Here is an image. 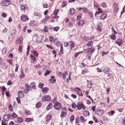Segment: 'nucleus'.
Listing matches in <instances>:
<instances>
[{
	"label": "nucleus",
	"instance_id": "nucleus-1",
	"mask_svg": "<svg viewBox=\"0 0 125 125\" xmlns=\"http://www.w3.org/2000/svg\"><path fill=\"white\" fill-rule=\"evenodd\" d=\"M16 31L13 29L10 31V33L9 37V40L11 42L15 36Z\"/></svg>",
	"mask_w": 125,
	"mask_h": 125
},
{
	"label": "nucleus",
	"instance_id": "nucleus-2",
	"mask_svg": "<svg viewBox=\"0 0 125 125\" xmlns=\"http://www.w3.org/2000/svg\"><path fill=\"white\" fill-rule=\"evenodd\" d=\"M11 3L10 0H2L0 3V4L2 6H7Z\"/></svg>",
	"mask_w": 125,
	"mask_h": 125
},
{
	"label": "nucleus",
	"instance_id": "nucleus-3",
	"mask_svg": "<svg viewBox=\"0 0 125 125\" xmlns=\"http://www.w3.org/2000/svg\"><path fill=\"white\" fill-rule=\"evenodd\" d=\"M51 100V97L49 95H46L42 98V102H44L45 101H49Z\"/></svg>",
	"mask_w": 125,
	"mask_h": 125
},
{
	"label": "nucleus",
	"instance_id": "nucleus-4",
	"mask_svg": "<svg viewBox=\"0 0 125 125\" xmlns=\"http://www.w3.org/2000/svg\"><path fill=\"white\" fill-rule=\"evenodd\" d=\"M54 108L56 110H59L62 108V106L60 103L58 102L56 103L54 106Z\"/></svg>",
	"mask_w": 125,
	"mask_h": 125
},
{
	"label": "nucleus",
	"instance_id": "nucleus-5",
	"mask_svg": "<svg viewBox=\"0 0 125 125\" xmlns=\"http://www.w3.org/2000/svg\"><path fill=\"white\" fill-rule=\"evenodd\" d=\"M104 113V111L103 109H97L95 112V114L99 116L102 115Z\"/></svg>",
	"mask_w": 125,
	"mask_h": 125
},
{
	"label": "nucleus",
	"instance_id": "nucleus-6",
	"mask_svg": "<svg viewBox=\"0 0 125 125\" xmlns=\"http://www.w3.org/2000/svg\"><path fill=\"white\" fill-rule=\"evenodd\" d=\"M77 107L79 110H81L82 108L83 109H85V107L82 103H78L77 105Z\"/></svg>",
	"mask_w": 125,
	"mask_h": 125
},
{
	"label": "nucleus",
	"instance_id": "nucleus-7",
	"mask_svg": "<svg viewBox=\"0 0 125 125\" xmlns=\"http://www.w3.org/2000/svg\"><path fill=\"white\" fill-rule=\"evenodd\" d=\"M109 70V68L106 66L102 68V72H103L105 73L106 74L108 73Z\"/></svg>",
	"mask_w": 125,
	"mask_h": 125
},
{
	"label": "nucleus",
	"instance_id": "nucleus-8",
	"mask_svg": "<svg viewBox=\"0 0 125 125\" xmlns=\"http://www.w3.org/2000/svg\"><path fill=\"white\" fill-rule=\"evenodd\" d=\"M21 20L23 21H26L28 20V18L26 15H22L21 17Z\"/></svg>",
	"mask_w": 125,
	"mask_h": 125
},
{
	"label": "nucleus",
	"instance_id": "nucleus-9",
	"mask_svg": "<svg viewBox=\"0 0 125 125\" xmlns=\"http://www.w3.org/2000/svg\"><path fill=\"white\" fill-rule=\"evenodd\" d=\"M62 110L63 111L61 113V117H64L66 115L67 113L65 111H66V109L65 108H64L62 109Z\"/></svg>",
	"mask_w": 125,
	"mask_h": 125
},
{
	"label": "nucleus",
	"instance_id": "nucleus-10",
	"mask_svg": "<svg viewBox=\"0 0 125 125\" xmlns=\"http://www.w3.org/2000/svg\"><path fill=\"white\" fill-rule=\"evenodd\" d=\"M107 17V14L105 13L102 14L100 16V19L103 20L106 18Z\"/></svg>",
	"mask_w": 125,
	"mask_h": 125
},
{
	"label": "nucleus",
	"instance_id": "nucleus-11",
	"mask_svg": "<svg viewBox=\"0 0 125 125\" xmlns=\"http://www.w3.org/2000/svg\"><path fill=\"white\" fill-rule=\"evenodd\" d=\"M27 5L26 4H25L24 5H21V10L22 11H25V9H27Z\"/></svg>",
	"mask_w": 125,
	"mask_h": 125
},
{
	"label": "nucleus",
	"instance_id": "nucleus-12",
	"mask_svg": "<svg viewBox=\"0 0 125 125\" xmlns=\"http://www.w3.org/2000/svg\"><path fill=\"white\" fill-rule=\"evenodd\" d=\"M22 40V37H20L17 39V40L16 41V44H18L20 43H21V42Z\"/></svg>",
	"mask_w": 125,
	"mask_h": 125
},
{
	"label": "nucleus",
	"instance_id": "nucleus-13",
	"mask_svg": "<svg viewBox=\"0 0 125 125\" xmlns=\"http://www.w3.org/2000/svg\"><path fill=\"white\" fill-rule=\"evenodd\" d=\"M116 43L117 44L119 45L120 46L121 44L123 43L122 39L120 38H119L117 40Z\"/></svg>",
	"mask_w": 125,
	"mask_h": 125
},
{
	"label": "nucleus",
	"instance_id": "nucleus-14",
	"mask_svg": "<svg viewBox=\"0 0 125 125\" xmlns=\"http://www.w3.org/2000/svg\"><path fill=\"white\" fill-rule=\"evenodd\" d=\"M9 115L7 114L4 115L3 117V119L5 121H8L9 120Z\"/></svg>",
	"mask_w": 125,
	"mask_h": 125
},
{
	"label": "nucleus",
	"instance_id": "nucleus-15",
	"mask_svg": "<svg viewBox=\"0 0 125 125\" xmlns=\"http://www.w3.org/2000/svg\"><path fill=\"white\" fill-rule=\"evenodd\" d=\"M84 23V21L82 20H80L78 23V26L79 27H81Z\"/></svg>",
	"mask_w": 125,
	"mask_h": 125
},
{
	"label": "nucleus",
	"instance_id": "nucleus-16",
	"mask_svg": "<svg viewBox=\"0 0 125 125\" xmlns=\"http://www.w3.org/2000/svg\"><path fill=\"white\" fill-rule=\"evenodd\" d=\"M19 96L20 98L23 97L24 96V94L22 91L20 90L18 92Z\"/></svg>",
	"mask_w": 125,
	"mask_h": 125
},
{
	"label": "nucleus",
	"instance_id": "nucleus-17",
	"mask_svg": "<svg viewBox=\"0 0 125 125\" xmlns=\"http://www.w3.org/2000/svg\"><path fill=\"white\" fill-rule=\"evenodd\" d=\"M76 10L74 8H71L69 10L70 14L72 15L74 14Z\"/></svg>",
	"mask_w": 125,
	"mask_h": 125
},
{
	"label": "nucleus",
	"instance_id": "nucleus-18",
	"mask_svg": "<svg viewBox=\"0 0 125 125\" xmlns=\"http://www.w3.org/2000/svg\"><path fill=\"white\" fill-rule=\"evenodd\" d=\"M30 25L31 26H35L37 25V22L35 21H31L30 23Z\"/></svg>",
	"mask_w": 125,
	"mask_h": 125
},
{
	"label": "nucleus",
	"instance_id": "nucleus-19",
	"mask_svg": "<svg viewBox=\"0 0 125 125\" xmlns=\"http://www.w3.org/2000/svg\"><path fill=\"white\" fill-rule=\"evenodd\" d=\"M59 11V10L58 9H56L53 12V14L56 16L57 17H56L55 16V17L56 18H57V17H59L58 16L56 15L58 14V13Z\"/></svg>",
	"mask_w": 125,
	"mask_h": 125
},
{
	"label": "nucleus",
	"instance_id": "nucleus-20",
	"mask_svg": "<svg viewBox=\"0 0 125 125\" xmlns=\"http://www.w3.org/2000/svg\"><path fill=\"white\" fill-rule=\"evenodd\" d=\"M115 113V112L114 111H110L108 113V115L109 116H113Z\"/></svg>",
	"mask_w": 125,
	"mask_h": 125
},
{
	"label": "nucleus",
	"instance_id": "nucleus-21",
	"mask_svg": "<svg viewBox=\"0 0 125 125\" xmlns=\"http://www.w3.org/2000/svg\"><path fill=\"white\" fill-rule=\"evenodd\" d=\"M52 106V103L50 104L46 107V109L47 110H49L51 108Z\"/></svg>",
	"mask_w": 125,
	"mask_h": 125
},
{
	"label": "nucleus",
	"instance_id": "nucleus-22",
	"mask_svg": "<svg viewBox=\"0 0 125 125\" xmlns=\"http://www.w3.org/2000/svg\"><path fill=\"white\" fill-rule=\"evenodd\" d=\"M25 87L26 89L29 91L31 90L32 87L28 85H25Z\"/></svg>",
	"mask_w": 125,
	"mask_h": 125
},
{
	"label": "nucleus",
	"instance_id": "nucleus-23",
	"mask_svg": "<svg viewBox=\"0 0 125 125\" xmlns=\"http://www.w3.org/2000/svg\"><path fill=\"white\" fill-rule=\"evenodd\" d=\"M49 90L48 88L47 87L44 88L42 90V91L44 93H47Z\"/></svg>",
	"mask_w": 125,
	"mask_h": 125
},
{
	"label": "nucleus",
	"instance_id": "nucleus-24",
	"mask_svg": "<svg viewBox=\"0 0 125 125\" xmlns=\"http://www.w3.org/2000/svg\"><path fill=\"white\" fill-rule=\"evenodd\" d=\"M70 44V46L71 47V48L73 47L74 46V42L71 41L69 42Z\"/></svg>",
	"mask_w": 125,
	"mask_h": 125
},
{
	"label": "nucleus",
	"instance_id": "nucleus-25",
	"mask_svg": "<svg viewBox=\"0 0 125 125\" xmlns=\"http://www.w3.org/2000/svg\"><path fill=\"white\" fill-rule=\"evenodd\" d=\"M52 116L51 115H48L45 117L46 119V120L48 121L50 120L52 118Z\"/></svg>",
	"mask_w": 125,
	"mask_h": 125
},
{
	"label": "nucleus",
	"instance_id": "nucleus-26",
	"mask_svg": "<svg viewBox=\"0 0 125 125\" xmlns=\"http://www.w3.org/2000/svg\"><path fill=\"white\" fill-rule=\"evenodd\" d=\"M67 4V2L66 1H64L63 2L61 6L62 7H65Z\"/></svg>",
	"mask_w": 125,
	"mask_h": 125
},
{
	"label": "nucleus",
	"instance_id": "nucleus-27",
	"mask_svg": "<svg viewBox=\"0 0 125 125\" xmlns=\"http://www.w3.org/2000/svg\"><path fill=\"white\" fill-rule=\"evenodd\" d=\"M25 121L27 122H30L33 121V119L31 118H25Z\"/></svg>",
	"mask_w": 125,
	"mask_h": 125
},
{
	"label": "nucleus",
	"instance_id": "nucleus-28",
	"mask_svg": "<svg viewBox=\"0 0 125 125\" xmlns=\"http://www.w3.org/2000/svg\"><path fill=\"white\" fill-rule=\"evenodd\" d=\"M42 105V104L41 102H39L36 104V107L37 108L40 107Z\"/></svg>",
	"mask_w": 125,
	"mask_h": 125
},
{
	"label": "nucleus",
	"instance_id": "nucleus-29",
	"mask_svg": "<svg viewBox=\"0 0 125 125\" xmlns=\"http://www.w3.org/2000/svg\"><path fill=\"white\" fill-rule=\"evenodd\" d=\"M33 54L35 57H37L38 56V53L37 51L36 50L33 51Z\"/></svg>",
	"mask_w": 125,
	"mask_h": 125
},
{
	"label": "nucleus",
	"instance_id": "nucleus-30",
	"mask_svg": "<svg viewBox=\"0 0 125 125\" xmlns=\"http://www.w3.org/2000/svg\"><path fill=\"white\" fill-rule=\"evenodd\" d=\"M17 120L19 122L21 123H22L23 121V119L20 117L17 118Z\"/></svg>",
	"mask_w": 125,
	"mask_h": 125
},
{
	"label": "nucleus",
	"instance_id": "nucleus-31",
	"mask_svg": "<svg viewBox=\"0 0 125 125\" xmlns=\"http://www.w3.org/2000/svg\"><path fill=\"white\" fill-rule=\"evenodd\" d=\"M101 7L104 8L106 7L107 6L106 4L104 2L101 3Z\"/></svg>",
	"mask_w": 125,
	"mask_h": 125
},
{
	"label": "nucleus",
	"instance_id": "nucleus-32",
	"mask_svg": "<svg viewBox=\"0 0 125 125\" xmlns=\"http://www.w3.org/2000/svg\"><path fill=\"white\" fill-rule=\"evenodd\" d=\"M87 81L88 83L89 82V81L88 80ZM92 85V84H91V83H90V82H89V83H88V84L87 85V87L88 88H91Z\"/></svg>",
	"mask_w": 125,
	"mask_h": 125
},
{
	"label": "nucleus",
	"instance_id": "nucleus-33",
	"mask_svg": "<svg viewBox=\"0 0 125 125\" xmlns=\"http://www.w3.org/2000/svg\"><path fill=\"white\" fill-rule=\"evenodd\" d=\"M25 113L27 115H30L31 114V112L28 110H26L25 111Z\"/></svg>",
	"mask_w": 125,
	"mask_h": 125
},
{
	"label": "nucleus",
	"instance_id": "nucleus-34",
	"mask_svg": "<svg viewBox=\"0 0 125 125\" xmlns=\"http://www.w3.org/2000/svg\"><path fill=\"white\" fill-rule=\"evenodd\" d=\"M93 42L92 41H90L87 44V45L88 46H91L93 44Z\"/></svg>",
	"mask_w": 125,
	"mask_h": 125
},
{
	"label": "nucleus",
	"instance_id": "nucleus-35",
	"mask_svg": "<svg viewBox=\"0 0 125 125\" xmlns=\"http://www.w3.org/2000/svg\"><path fill=\"white\" fill-rule=\"evenodd\" d=\"M84 114L86 115H90V113L88 111H85L84 113Z\"/></svg>",
	"mask_w": 125,
	"mask_h": 125
},
{
	"label": "nucleus",
	"instance_id": "nucleus-36",
	"mask_svg": "<svg viewBox=\"0 0 125 125\" xmlns=\"http://www.w3.org/2000/svg\"><path fill=\"white\" fill-rule=\"evenodd\" d=\"M82 11L83 12L86 13L88 11V10L86 8H82Z\"/></svg>",
	"mask_w": 125,
	"mask_h": 125
},
{
	"label": "nucleus",
	"instance_id": "nucleus-37",
	"mask_svg": "<svg viewBox=\"0 0 125 125\" xmlns=\"http://www.w3.org/2000/svg\"><path fill=\"white\" fill-rule=\"evenodd\" d=\"M2 68H3L4 69H5L7 67V66L6 63H2Z\"/></svg>",
	"mask_w": 125,
	"mask_h": 125
},
{
	"label": "nucleus",
	"instance_id": "nucleus-38",
	"mask_svg": "<svg viewBox=\"0 0 125 125\" xmlns=\"http://www.w3.org/2000/svg\"><path fill=\"white\" fill-rule=\"evenodd\" d=\"M110 37H111V38L113 40H115L116 38V36L115 34L112 35H111V36Z\"/></svg>",
	"mask_w": 125,
	"mask_h": 125
},
{
	"label": "nucleus",
	"instance_id": "nucleus-39",
	"mask_svg": "<svg viewBox=\"0 0 125 125\" xmlns=\"http://www.w3.org/2000/svg\"><path fill=\"white\" fill-rule=\"evenodd\" d=\"M9 108L10 111H13V107H12L11 105V104L9 105Z\"/></svg>",
	"mask_w": 125,
	"mask_h": 125
},
{
	"label": "nucleus",
	"instance_id": "nucleus-40",
	"mask_svg": "<svg viewBox=\"0 0 125 125\" xmlns=\"http://www.w3.org/2000/svg\"><path fill=\"white\" fill-rule=\"evenodd\" d=\"M74 119V116L73 115H71L70 118V120L71 122H72Z\"/></svg>",
	"mask_w": 125,
	"mask_h": 125
},
{
	"label": "nucleus",
	"instance_id": "nucleus-41",
	"mask_svg": "<svg viewBox=\"0 0 125 125\" xmlns=\"http://www.w3.org/2000/svg\"><path fill=\"white\" fill-rule=\"evenodd\" d=\"M44 84L42 83H40L39 84L38 87L40 88H42Z\"/></svg>",
	"mask_w": 125,
	"mask_h": 125
},
{
	"label": "nucleus",
	"instance_id": "nucleus-42",
	"mask_svg": "<svg viewBox=\"0 0 125 125\" xmlns=\"http://www.w3.org/2000/svg\"><path fill=\"white\" fill-rule=\"evenodd\" d=\"M88 72V70L87 69H85L83 70L82 72V73L83 74H85L87 73Z\"/></svg>",
	"mask_w": 125,
	"mask_h": 125
},
{
	"label": "nucleus",
	"instance_id": "nucleus-43",
	"mask_svg": "<svg viewBox=\"0 0 125 125\" xmlns=\"http://www.w3.org/2000/svg\"><path fill=\"white\" fill-rule=\"evenodd\" d=\"M101 53L102 56H103L104 55H107L108 53V52H105L103 51Z\"/></svg>",
	"mask_w": 125,
	"mask_h": 125
},
{
	"label": "nucleus",
	"instance_id": "nucleus-44",
	"mask_svg": "<svg viewBox=\"0 0 125 125\" xmlns=\"http://www.w3.org/2000/svg\"><path fill=\"white\" fill-rule=\"evenodd\" d=\"M119 10V8L117 6H116L114 8V11L117 12Z\"/></svg>",
	"mask_w": 125,
	"mask_h": 125
},
{
	"label": "nucleus",
	"instance_id": "nucleus-45",
	"mask_svg": "<svg viewBox=\"0 0 125 125\" xmlns=\"http://www.w3.org/2000/svg\"><path fill=\"white\" fill-rule=\"evenodd\" d=\"M7 51V49L6 48H4L2 51V53L4 54L6 53V52Z\"/></svg>",
	"mask_w": 125,
	"mask_h": 125
},
{
	"label": "nucleus",
	"instance_id": "nucleus-46",
	"mask_svg": "<svg viewBox=\"0 0 125 125\" xmlns=\"http://www.w3.org/2000/svg\"><path fill=\"white\" fill-rule=\"evenodd\" d=\"M88 14L90 17L92 18L93 16V13L89 11L88 12Z\"/></svg>",
	"mask_w": 125,
	"mask_h": 125
},
{
	"label": "nucleus",
	"instance_id": "nucleus-47",
	"mask_svg": "<svg viewBox=\"0 0 125 125\" xmlns=\"http://www.w3.org/2000/svg\"><path fill=\"white\" fill-rule=\"evenodd\" d=\"M67 74V73L66 72H64L63 74V78L64 79L66 78V75Z\"/></svg>",
	"mask_w": 125,
	"mask_h": 125
},
{
	"label": "nucleus",
	"instance_id": "nucleus-48",
	"mask_svg": "<svg viewBox=\"0 0 125 125\" xmlns=\"http://www.w3.org/2000/svg\"><path fill=\"white\" fill-rule=\"evenodd\" d=\"M94 36H91L90 37V38L89 39V37H87V36L85 37L86 38V39L88 38V39L90 40H92L94 38Z\"/></svg>",
	"mask_w": 125,
	"mask_h": 125
},
{
	"label": "nucleus",
	"instance_id": "nucleus-49",
	"mask_svg": "<svg viewBox=\"0 0 125 125\" xmlns=\"http://www.w3.org/2000/svg\"><path fill=\"white\" fill-rule=\"evenodd\" d=\"M53 39V38L52 36H50L49 37V41L51 42H52Z\"/></svg>",
	"mask_w": 125,
	"mask_h": 125
},
{
	"label": "nucleus",
	"instance_id": "nucleus-50",
	"mask_svg": "<svg viewBox=\"0 0 125 125\" xmlns=\"http://www.w3.org/2000/svg\"><path fill=\"white\" fill-rule=\"evenodd\" d=\"M88 46L87 45H84L83 47V49L85 50H88Z\"/></svg>",
	"mask_w": 125,
	"mask_h": 125
},
{
	"label": "nucleus",
	"instance_id": "nucleus-51",
	"mask_svg": "<svg viewBox=\"0 0 125 125\" xmlns=\"http://www.w3.org/2000/svg\"><path fill=\"white\" fill-rule=\"evenodd\" d=\"M50 73L49 71L48 70H46L45 71V73H44V75L45 76H47V74H48Z\"/></svg>",
	"mask_w": 125,
	"mask_h": 125
},
{
	"label": "nucleus",
	"instance_id": "nucleus-52",
	"mask_svg": "<svg viewBox=\"0 0 125 125\" xmlns=\"http://www.w3.org/2000/svg\"><path fill=\"white\" fill-rule=\"evenodd\" d=\"M20 76L21 77V78H23L25 76L24 74L22 72H21V74L20 75Z\"/></svg>",
	"mask_w": 125,
	"mask_h": 125
},
{
	"label": "nucleus",
	"instance_id": "nucleus-53",
	"mask_svg": "<svg viewBox=\"0 0 125 125\" xmlns=\"http://www.w3.org/2000/svg\"><path fill=\"white\" fill-rule=\"evenodd\" d=\"M71 75H69L68 77L66 79V81L67 82H68L69 83V81H70L71 80Z\"/></svg>",
	"mask_w": 125,
	"mask_h": 125
},
{
	"label": "nucleus",
	"instance_id": "nucleus-54",
	"mask_svg": "<svg viewBox=\"0 0 125 125\" xmlns=\"http://www.w3.org/2000/svg\"><path fill=\"white\" fill-rule=\"evenodd\" d=\"M76 107H77V105L76 104L74 103H73L72 104V107L73 108H74Z\"/></svg>",
	"mask_w": 125,
	"mask_h": 125
},
{
	"label": "nucleus",
	"instance_id": "nucleus-55",
	"mask_svg": "<svg viewBox=\"0 0 125 125\" xmlns=\"http://www.w3.org/2000/svg\"><path fill=\"white\" fill-rule=\"evenodd\" d=\"M49 80L50 81V82L51 83H54L55 82V79H54L53 80L52 79H50Z\"/></svg>",
	"mask_w": 125,
	"mask_h": 125
},
{
	"label": "nucleus",
	"instance_id": "nucleus-56",
	"mask_svg": "<svg viewBox=\"0 0 125 125\" xmlns=\"http://www.w3.org/2000/svg\"><path fill=\"white\" fill-rule=\"evenodd\" d=\"M12 116L14 118H16L17 117V115L15 113H13L12 115Z\"/></svg>",
	"mask_w": 125,
	"mask_h": 125
},
{
	"label": "nucleus",
	"instance_id": "nucleus-57",
	"mask_svg": "<svg viewBox=\"0 0 125 125\" xmlns=\"http://www.w3.org/2000/svg\"><path fill=\"white\" fill-rule=\"evenodd\" d=\"M31 58L32 60H34L35 61H36V58L33 56L32 55H31Z\"/></svg>",
	"mask_w": 125,
	"mask_h": 125
},
{
	"label": "nucleus",
	"instance_id": "nucleus-58",
	"mask_svg": "<svg viewBox=\"0 0 125 125\" xmlns=\"http://www.w3.org/2000/svg\"><path fill=\"white\" fill-rule=\"evenodd\" d=\"M82 16V14H80V15H78L77 17V20H79L81 18V17Z\"/></svg>",
	"mask_w": 125,
	"mask_h": 125
},
{
	"label": "nucleus",
	"instance_id": "nucleus-59",
	"mask_svg": "<svg viewBox=\"0 0 125 125\" xmlns=\"http://www.w3.org/2000/svg\"><path fill=\"white\" fill-rule=\"evenodd\" d=\"M19 52H20V53H21L22 52V47L21 46H19Z\"/></svg>",
	"mask_w": 125,
	"mask_h": 125
},
{
	"label": "nucleus",
	"instance_id": "nucleus-60",
	"mask_svg": "<svg viewBox=\"0 0 125 125\" xmlns=\"http://www.w3.org/2000/svg\"><path fill=\"white\" fill-rule=\"evenodd\" d=\"M81 52H79L77 53H75L74 55V57H77L78 55L80 54V53H81Z\"/></svg>",
	"mask_w": 125,
	"mask_h": 125
},
{
	"label": "nucleus",
	"instance_id": "nucleus-61",
	"mask_svg": "<svg viewBox=\"0 0 125 125\" xmlns=\"http://www.w3.org/2000/svg\"><path fill=\"white\" fill-rule=\"evenodd\" d=\"M18 67H19L18 65L17 64H16V68H15V72H17V71L18 70Z\"/></svg>",
	"mask_w": 125,
	"mask_h": 125
},
{
	"label": "nucleus",
	"instance_id": "nucleus-62",
	"mask_svg": "<svg viewBox=\"0 0 125 125\" xmlns=\"http://www.w3.org/2000/svg\"><path fill=\"white\" fill-rule=\"evenodd\" d=\"M59 27H55L53 28V30L56 31H57L59 29Z\"/></svg>",
	"mask_w": 125,
	"mask_h": 125
},
{
	"label": "nucleus",
	"instance_id": "nucleus-63",
	"mask_svg": "<svg viewBox=\"0 0 125 125\" xmlns=\"http://www.w3.org/2000/svg\"><path fill=\"white\" fill-rule=\"evenodd\" d=\"M80 118L81 120L83 122H84L85 121V120L84 117L82 116H80Z\"/></svg>",
	"mask_w": 125,
	"mask_h": 125
},
{
	"label": "nucleus",
	"instance_id": "nucleus-64",
	"mask_svg": "<svg viewBox=\"0 0 125 125\" xmlns=\"http://www.w3.org/2000/svg\"><path fill=\"white\" fill-rule=\"evenodd\" d=\"M8 57L9 58H13V55L11 53H10Z\"/></svg>",
	"mask_w": 125,
	"mask_h": 125
}]
</instances>
